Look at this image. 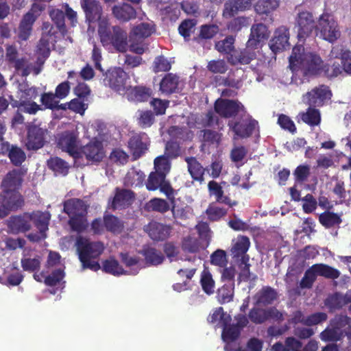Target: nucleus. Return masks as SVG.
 Masks as SVG:
<instances>
[{"mask_svg":"<svg viewBox=\"0 0 351 351\" xmlns=\"http://www.w3.org/2000/svg\"><path fill=\"white\" fill-rule=\"evenodd\" d=\"M289 68L293 73L291 82L300 86L322 73L323 61L318 55L305 52L302 46H296L289 57Z\"/></svg>","mask_w":351,"mask_h":351,"instance_id":"nucleus-1","label":"nucleus"},{"mask_svg":"<svg viewBox=\"0 0 351 351\" xmlns=\"http://www.w3.org/2000/svg\"><path fill=\"white\" fill-rule=\"evenodd\" d=\"M75 247L82 269H90L97 271L101 266L95 259L97 258L104 252V243L100 241H90L82 237L76 239Z\"/></svg>","mask_w":351,"mask_h":351,"instance_id":"nucleus-2","label":"nucleus"},{"mask_svg":"<svg viewBox=\"0 0 351 351\" xmlns=\"http://www.w3.org/2000/svg\"><path fill=\"white\" fill-rule=\"evenodd\" d=\"M317 36L333 43L341 36V32L337 21L329 13H323L317 19L316 26Z\"/></svg>","mask_w":351,"mask_h":351,"instance_id":"nucleus-3","label":"nucleus"},{"mask_svg":"<svg viewBox=\"0 0 351 351\" xmlns=\"http://www.w3.org/2000/svg\"><path fill=\"white\" fill-rule=\"evenodd\" d=\"M45 213V212L37 210L11 216L7 221L9 232L16 234L29 231L32 229V224L36 222L37 216L40 217V215H43Z\"/></svg>","mask_w":351,"mask_h":351,"instance_id":"nucleus-4","label":"nucleus"},{"mask_svg":"<svg viewBox=\"0 0 351 351\" xmlns=\"http://www.w3.org/2000/svg\"><path fill=\"white\" fill-rule=\"evenodd\" d=\"M104 75V85L119 94H124L131 88L129 75L120 67L110 68Z\"/></svg>","mask_w":351,"mask_h":351,"instance_id":"nucleus-5","label":"nucleus"},{"mask_svg":"<svg viewBox=\"0 0 351 351\" xmlns=\"http://www.w3.org/2000/svg\"><path fill=\"white\" fill-rule=\"evenodd\" d=\"M80 4L88 23L87 33L90 36L95 31L97 21L103 16L102 7L98 0H81Z\"/></svg>","mask_w":351,"mask_h":351,"instance_id":"nucleus-6","label":"nucleus"},{"mask_svg":"<svg viewBox=\"0 0 351 351\" xmlns=\"http://www.w3.org/2000/svg\"><path fill=\"white\" fill-rule=\"evenodd\" d=\"M146 188L148 191H156L158 189L174 203L176 191L171 187L169 181L166 180L165 175L158 172H152L146 182Z\"/></svg>","mask_w":351,"mask_h":351,"instance_id":"nucleus-7","label":"nucleus"},{"mask_svg":"<svg viewBox=\"0 0 351 351\" xmlns=\"http://www.w3.org/2000/svg\"><path fill=\"white\" fill-rule=\"evenodd\" d=\"M58 145L74 158L81 157L80 141L76 132L65 131L59 134Z\"/></svg>","mask_w":351,"mask_h":351,"instance_id":"nucleus-8","label":"nucleus"},{"mask_svg":"<svg viewBox=\"0 0 351 351\" xmlns=\"http://www.w3.org/2000/svg\"><path fill=\"white\" fill-rule=\"evenodd\" d=\"M249 319L255 324H261L272 319L276 321H282V313L276 307L261 308L256 306L250 309L248 313Z\"/></svg>","mask_w":351,"mask_h":351,"instance_id":"nucleus-9","label":"nucleus"},{"mask_svg":"<svg viewBox=\"0 0 351 351\" xmlns=\"http://www.w3.org/2000/svg\"><path fill=\"white\" fill-rule=\"evenodd\" d=\"M332 94L329 88L325 85H319L312 88L302 95V101L309 106H322L324 102L330 99Z\"/></svg>","mask_w":351,"mask_h":351,"instance_id":"nucleus-10","label":"nucleus"},{"mask_svg":"<svg viewBox=\"0 0 351 351\" xmlns=\"http://www.w3.org/2000/svg\"><path fill=\"white\" fill-rule=\"evenodd\" d=\"M44 32L36 47V60L40 64L43 66L45 60L50 54V43L49 36L55 33L53 31V27L48 23L43 24Z\"/></svg>","mask_w":351,"mask_h":351,"instance_id":"nucleus-11","label":"nucleus"},{"mask_svg":"<svg viewBox=\"0 0 351 351\" xmlns=\"http://www.w3.org/2000/svg\"><path fill=\"white\" fill-rule=\"evenodd\" d=\"M257 125L258 122L250 117L239 121L231 120L228 122L230 129L234 133V139L250 136Z\"/></svg>","mask_w":351,"mask_h":351,"instance_id":"nucleus-12","label":"nucleus"},{"mask_svg":"<svg viewBox=\"0 0 351 351\" xmlns=\"http://www.w3.org/2000/svg\"><path fill=\"white\" fill-rule=\"evenodd\" d=\"M298 37L300 39L308 37L313 29L316 30L317 24L312 13L308 11L300 12L296 17Z\"/></svg>","mask_w":351,"mask_h":351,"instance_id":"nucleus-13","label":"nucleus"},{"mask_svg":"<svg viewBox=\"0 0 351 351\" xmlns=\"http://www.w3.org/2000/svg\"><path fill=\"white\" fill-rule=\"evenodd\" d=\"M289 30L285 26L278 27L269 42L271 50L277 53L289 48Z\"/></svg>","mask_w":351,"mask_h":351,"instance_id":"nucleus-14","label":"nucleus"},{"mask_svg":"<svg viewBox=\"0 0 351 351\" xmlns=\"http://www.w3.org/2000/svg\"><path fill=\"white\" fill-rule=\"evenodd\" d=\"M243 108L239 101L234 100L218 99L215 104V110L220 116L228 118L238 113Z\"/></svg>","mask_w":351,"mask_h":351,"instance_id":"nucleus-15","label":"nucleus"},{"mask_svg":"<svg viewBox=\"0 0 351 351\" xmlns=\"http://www.w3.org/2000/svg\"><path fill=\"white\" fill-rule=\"evenodd\" d=\"M18 74L26 77L30 73L38 75L43 70V65L37 60L32 61L27 57L20 58L13 65Z\"/></svg>","mask_w":351,"mask_h":351,"instance_id":"nucleus-16","label":"nucleus"},{"mask_svg":"<svg viewBox=\"0 0 351 351\" xmlns=\"http://www.w3.org/2000/svg\"><path fill=\"white\" fill-rule=\"evenodd\" d=\"M47 130L37 125H31L28 128L26 147L29 150H37L43 147Z\"/></svg>","mask_w":351,"mask_h":351,"instance_id":"nucleus-17","label":"nucleus"},{"mask_svg":"<svg viewBox=\"0 0 351 351\" xmlns=\"http://www.w3.org/2000/svg\"><path fill=\"white\" fill-rule=\"evenodd\" d=\"M106 45H111L116 51L124 53L128 49V34L119 26H113L112 32L109 36Z\"/></svg>","mask_w":351,"mask_h":351,"instance_id":"nucleus-18","label":"nucleus"},{"mask_svg":"<svg viewBox=\"0 0 351 351\" xmlns=\"http://www.w3.org/2000/svg\"><path fill=\"white\" fill-rule=\"evenodd\" d=\"M36 7V5H34L32 10L26 13L21 21L16 32L19 41H26L29 38L32 31V25L37 17L33 13V10Z\"/></svg>","mask_w":351,"mask_h":351,"instance_id":"nucleus-19","label":"nucleus"},{"mask_svg":"<svg viewBox=\"0 0 351 351\" xmlns=\"http://www.w3.org/2000/svg\"><path fill=\"white\" fill-rule=\"evenodd\" d=\"M23 199L16 191H3L0 195V204L9 212L15 211L23 205Z\"/></svg>","mask_w":351,"mask_h":351,"instance_id":"nucleus-20","label":"nucleus"},{"mask_svg":"<svg viewBox=\"0 0 351 351\" xmlns=\"http://www.w3.org/2000/svg\"><path fill=\"white\" fill-rule=\"evenodd\" d=\"M251 5V0H228L223 5L222 16L225 19H230L239 12L248 10Z\"/></svg>","mask_w":351,"mask_h":351,"instance_id":"nucleus-21","label":"nucleus"},{"mask_svg":"<svg viewBox=\"0 0 351 351\" xmlns=\"http://www.w3.org/2000/svg\"><path fill=\"white\" fill-rule=\"evenodd\" d=\"M51 215L48 212H45L43 215L37 216V221L34 226L38 230L36 232H32L27 235V238L31 242H39L47 237V231L49 229V223Z\"/></svg>","mask_w":351,"mask_h":351,"instance_id":"nucleus-22","label":"nucleus"},{"mask_svg":"<svg viewBox=\"0 0 351 351\" xmlns=\"http://www.w3.org/2000/svg\"><path fill=\"white\" fill-rule=\"evenodd\" d=\"M144 230L148 233L150 238L154 241H163L168 238L171 231L170 226L152 221L144 226Z\"/></svg>","mask_w":351,"mask_h":351,"instance_id":"nucleus-23","label":"nucleus"},{"mask_svg":"<svg viewBox=\"0 0 351 351\" xmlns=\"http://www.w3.org/2000/svg\"><path fill=\"white\" fill-rule=\"evenodd\" d=\"M269 37V32L265 25L257 23L251 27V32L247 42V47L257 49L260 44Z\"/></svg>","mask_w":351,"mask_h":351,"instance_id":"nucleus-24","label":"nucleus"},{"mask_svg":"<svg viewBox=\"0 0 351 351\" xmlns=\"http://www.w3.org/2000/svg\"><path fill=\"white\" fill-rule=\"evenodd\" d=\"M278 298L277 291L272 287L265 286L262 287L253 297L254 305L265 306L274 303Z\"/></svg>","mask_w":351,"mask_h":351,"instance_id":"nucleus-25","label":"nucleus"},{"mask_svg":"<svg viewBox=\"0 0 351 351\" xmlns=\"http://www.w3.org/2000/svg\"><path fill=\"white\" fill-rule=\"evenodd\" d=\"M254 48L247 47L243 49H235L230 56H228V61L232 65L247 64L256 58V53L253 51Z\"/></svg>","mask_w":351,"mask_h":351,"instance_id":"nucleus-26","label":"nucleus"},{"mask_svg":"<svg viewBox=\"0 0 351 351\" xmlns=\"http://www.w3.org/2000/svg\"><path fill=\"white\" fill-rule=\"evenodd\" d=\"M24 173L19 169H14L7 173L2 181L3 191H16L23 182Z\"/></svg>","mask_w":351,"mask_h":351,"instance_id":"nucleus-27","label":"nucleus"},{"mask_svg":"<svg viewBox=\"0 0 351 351\" xmlns=\"http://www.w3.org/2000/svg\"><path fill=\"white\" fill-rule=\"evenodd\" d=\"M63 210L69 217L86 215L87 206L82 199L73 198L64 202Z\"/></svg>","mask_w":351,"mask_h":351,"instance_id":"nucleus-28","label":"nucleus"},{"mask_svg":"<svg viewBox=\"0 0 351 351\" xmlns=\"http://www.w3.org/2000/svg\"><path fill=\"white\" fill-rule=\"evenodd\" d=\"M82 154L88 160L99 162L104 156L102 143L99 141L90 142L82 148Z\"/></svg>","mask_w":351,"mask_h":351,"instance_id":"nucleus-29","label":"nucleus"},{"mask_svg":"<svg viewBox=\"0 0 351 351\" xmlns=\"http://www.w3.org/2000/svg\"><path fill=\"white\" fill-rule=\"evenodd\" d=\"M155 31V25L153 21L141 23L132 28L130 39H136L139 41L150 36Z\"/></svg>","mask_w":351,"mask_h":351,"instance_id":"nucleus-30","label":"nucleus"},{"mask_svg":"<svg viewBox=\"0 0 351 351\" xmlns=\"http://www.w3.org/2000/svg\"><path fill=\"white\" fill-rule=\"evenodd\" d=\"M330 56L331 58H340L343 71L351 75V51L343 48L342 45H337L332 48Z\"/></svg>","mask_w":351,"mask_h":351,"instance_id":"nucleus-31","label":"nucleus"},{"mask_svg":"<svg viewBox=\"0 0 351 351\" xmlns=\"http://www.w3.org/2000/svg\"><path fill=\"white\" fill-rule=\"evenodd\" d=\"M221 184H226V182H223L219 184L214 180L210 181L208 184L210 195L215 196L216 201L219 203L225 204L230 206L237 205V202L236 201L232 202L228 196L223 195Z\"/></svg>","mask_w":351,"mask_h":351,"instance_id":"nucleus-32","label":"nucleus"},{"mask_svg":"<svg viewBox=\"0 0 351 351\" xmlns=\"http://www.w3.org/2000/svg\"><path fill=\"white\" fill-rule=\"evenodd\" d=\"M144 140H145V134H135L130 138L128 146L134 159L140 158L147 149V143Z\"/></svg>","mask_w":351,"mask_h":351,"instance_id":"nucleus-33","label":"nucleus"},{"mask_svg":"<svg viewBox=\"0 0 351 351\" xmlns=\"http://www.w3.org/2000/svg\"><path fill=\"white\" fill-rule=\"evenodd\" d=\"M201 263L202 260L199 257L195 256L187 258L184 262L183 268L180 269L177 273L180 276H185L187 280H191Z\"/></svg>","mask_w":351,"mask_h":351,"instance_id":"nucleus-34","label":"nucleus"},{"mask_svg":"<svg viewBox=\"0 0 351 351\" xmlns=\"http://www.w3.org/2000/svg\"><path fill=\"white\" fill-rule=\"evenodd\" d=\"M112 13L115 18L122 21H128L134 19L136 15L134 8L128 3L114 5Z\"/></svg>","mask_w":351,"mask_h":351,"instance_id":"nucleus-35","label":"nucleus"},{"mask_svg":"<svg viewBox=\"0 0 351 351\" xmlns=\"http://www.w3.org/2000/svg\"><path fill=\"white\" fill-rule=\"evenodd\" d=\"M132 198L133 193L131 191L117 189L112 199V207L117 209L128 206L131 204Z\"/></svg>","mask_w":351,"mask_h":351,"instance_id":"nucleus-36","label":"nucleus"},{"mask_svg":"<svg viewBox=\"0 0 351 351\" xmlns=\"http://www.w3.org/2000/svg\"><path fill=\"white\" fill-rule=\"evenodd\" d=\"M178 76L173 73H168L160 83V90L165 95L171 94L178 90Z\"/></svg>","mask_w":351,"mask_h":351,"instance_id":"nucleus-37","label":"nucleus"},{"mask_svg":"<svg viewBox=\"0 0 351 351\" xmlns=\"http://www.w3.org/2000/svg\"><path fill=\"white\" fill-rule=\"evenodd\" d=\"M185 161L192 178L202 183L204 180V175L206 169L194 157H186Z\"/></svg>","mask_w":351,"mask_h":351,"instance_id":"nucleus-38","label":"nucleus"},{"mask_svg":"<svg viewBox=\"0 0 351 351\" xmlns=\"http://www.w3.org/2000/svg\"><path fill=\"white\" fill-rule=\"evenodd\" d=\"M249 256H243L239 260V267L241 270L239 276V282L241 281H255L257 276L254 274H251L250 271V264L249 263Z\"/></svg>","mask_w":351,"mask_h":351,"instance_id":"nucleus-39","label":"nucleus"},{"mask_svg":"<svg viewBox=\"0 0 351 351\" xmlns=\"http://www.w3.org/2000/svg\"><path fill=\"white\" fill-rule=\"evenodd\" d=\"M145 209L148 212L164 213L170 209V205L164 199L154 197L145 204Z\"/></svg>","mask_w":351,"mask_h":351,"instance_id":"nucleus-40","label":"nucleus"},{"mask_svg":"<svg viewBox=\"0 0 351 351\" xmlns=\"http://www.w3.org/2000/svg\"><path fill=\"white\" fill-rule=\"evenodd\" d=\"M279 0H259L254 5L258 14H268L279 6Z\"/></svg>","mask_w":351,"mask_h":351,"instance_id":"nucleus-41","label":"nucleus"},{"mask_svg":"<svg viewBox=\"0 0 351 351\" xmlns=\"http://www.w3.org/2000/svg\"><path fill=\"white\" fill-rule=\"evenodd\" d=\"M250 246L249 239L246 237H239L233 245L231 252L234 257H241L247 256L246 252Z\"/></svg>","mask_w":351,"mask_h":351,"instance_id":"nucleus-42","label":"nucleus"},{"mask_svg":"<svg viewBox=\"0 0 351 351\" xmlns=\"http://www.w3.org/2000/svg\"><path fill=\"white\" fill-rule=\"evenodd\" d=\"M120 258L123 263H124L126 267H132L130 271H125L127 273L125 274L129 275H136L138 273L141 267L138 265L139 258L136 256H132L127 252H121L120 254Z\"/></svg>","mask_w":351,"mask_h":351,"instance_id":"nucleus-43","label":"nucleus"},{"mask_svg":"<svg viewBox=\"0 0 351 351\" xmlns=\"http://www.w3.org/2000/svg\"><path fill=\"white\" fill-rule=\"evenodd\" d=\"M102 269L114 276L125 274L127 272L119 265V262L113 258H110L102 263Z\"/></svg>","mask_w":351,"mask_h":351,"instance_id":"nucleus-44","label":"nucleus"},{"mask_svg":"<svg viewBox=\"0 0 351 351\" xmlns=\"http://www.w3.org/2000/svg\"><path fill=\"white\" fill-rule=\"evenodd\" d=\"M97 23H98V34L100 41L104 46H106V43L110 40L109 36L112 34V30H110L108 20L105 16H102Z\"/></svg>","mask_w":351,"mask_h":351,"instance_id":"nucleus-45","label":"nucleus"},{"mask_svg":"<svg viewBox=\"0 0 351 351\" xmlns=\"http://www.w3.org/2000/svg\"><path fill=\"white\" fill-rule=\"evenodd\" d=\"M309 106L306 112L300 113L302 120L311 126L318 125L321 121L320 112L317 109Z\"/></svg>","mask_w":351,"mask_h":351,"instance_id":"nucleus-46","label":"nucleus"},{"mask_svg":"<svg viewBox=\"0 0 351 351\" xmlns=\"http://www.w3.org/2000/svg\"><path fill=\"white\" fill-rule=\"evenodd\" d=\"M317 276H322L328 278L336 279L340 276L339 270L324 264H315L313 265Z\"/></svg>","mask_w":351,"mask_h":351,"instance_id":"nucleus-47","label":"nucleus"},{"mask_svg":"<svg viewBox=\"0 0 351 351\" xmlns=\"http://www.w3.org/2000/svg\"><path fill=\"white\" fill-rule=\"evenodd\" d=\"M48 167L56 173L66 175L69 170V165L58 157L51 158L47 160Z\"/></svg>","mask_w":351,"mask_h":351,"instance_id":"nucleus-48","label":"nucleus"},{"mask_svg":"<svg viewBox=\"0 0 351 351\" xmlns=\"http://www.w3.org/2000/svg\"><path fill=\"white\" fill-rule=\"evenodd\" d=\"M319 220L327 228L339 225L341 222V215L330 211L322 213L319 217Z\"/></svg>","mask_w":351,"mask_h":351,"instance_id":"nucleus-49","label":"nucleus"},{"mask_svg":"<svg viewBox=\"0 0 351 351\" xmlns=\"http://www.w3.org/2000/svg\"><path fill=\"white\" fill-rule=\"evenodd\" d=\"M200 283L203 291L208 295L215 292V281L210 271L205 268L201 274Z\"/></svg>","mask_w":351,"mask_h":351,"instance_id":"nucleus-50","label":"nucleus"},{"mask_svg":"<svg viewBox=\"0 0 351 351\" xmlns=\"http://www.w3.org/2000/svg\"><path fill=\"white\" fill-rule=\"evenodd\" d=\"M19 90L22 93L21 99H34L38 95V88L35 86H30L26 79L19 84Z\"/></svg>","mask_w":351,"mask_h":351,"instance_id":"nucleus-51","label":"nucleus"},{"mask_svg":"<svg viewBox=\"0 0 351 351\" xmlns=\"http://www.w3.org/2000/svg\"><path fill=\"white\" fill-rule=\"evenodd\" d=\"M130 93L128 95L129 99L136 101H146L151 95L149 88L143 86H135L130 88Z\"/></svg>","mask_w":351,"mask_h":351,"instance_id":"nucleus-52","label":"nucleus"},{"mask_svg":"<svg viewBox=\"0 0 351 351\" xmlns=\"http://www.w3.org/2000/svg\"><path fill=\"white\" fill-rule=\"evenodd\" d=\"M49 16L56 25L57 29L64 35L66 33L65 14L64 12L59 9H52L49 12Z\"/></svg>","mask_w":351,"mask_h":351,"instance_id":"nucleus-53","label":"nucleus"},{"mask_svg":"<svg viewBox=\"0 0 351 351\" xmlns=\"http://www.w3.org/2000/svg\"><path fill=\"white\" fill-rule=\"evenodd\" d=\"M325 305L331 311L342 308L346 305L345 295L336 293L329 295L325 300Z\"/></svg>","mask_w":351,"mask_h":351,"instance_id":"nucleus-54","label":"nucleus"},{"mask_svg":"<svg viewBox=\"0 0 351 351\" xmlns=\"http://www.w3.org/2000/svg\"><path fill=\"white\" fill-rule=\"evenodd\" d=\"M234 41L235 39L233 36H228L225 39L217 42L215 44V49L219 52L228 54V56H230V54L235 51L234 46Z\"/></svg>","mask_w":351,"mask_h":351,"instance_id":"nucleus-55","label":"nucleus"},{"mask_svg":"<svg viewBox=\"0 0 351 351\" xmlns=\"http://www.w3.org/2000/svg\"><path fill=\"white\" fill-rule=\"evenodd\" d=\"M143 255L146 262L152 265L161 264L165 258L162 253L154 248H148L144 250Z\"/></svg>","mask_w":351,"mask_h":351,"instance_id":"nucleus-56","label":"nucleus"},{"mask_svg":"<svg viewBox=\"0 0 351 351\" xmlns=\"http://www.w3.org/2000/svg\"><path fill=\"white\" fill-rule=\"evenodd\" d=\"M8 156L15 166L21 165L26 158L25 153L21 148L13 145L8 149Z\"/></svg>","mask_w":351,"mask_h":351,"instance_id":"nucleus-57","label":"nucleus"},{"mask_svg":"<svg viewBox=\"0 0 351 351\" xmlns=\"http://www.w3.org/2000/svg\"><path fill=\"white\" fill-rule=\"evenodd\" d=\"M241 330L238 326L229 324L223 328L221 337L225 342L234 341L239 337Z\"/></svg>","mask_w":351,"mask_h":351,"instance_id":"nucleus-58","label":"nucleus"},{"mask_svg":"<svg viewBox=\"0 0 351 351\" xmlns=\"http://www.w3.org/2000/svg\"><path fill=\"white\" fill-rule=\"evenodd\" d=\"M343 332L330 324L320 334V338L325 341H337L343 337Z\"/></svg>","mask_w":351,"mask_h":351,"instance_id":"nucleus-59","label":"nucleus"},{"mask_svg":"<svg viewBox=\"0 0 351 351\" xmlns=\"http://www.w3.org/2000/svg\"><path fill=\"white\" fill-rule=\"evenodd\" d=\"M68 223L72 230L77 232H82L87 227V221L85 215L69 217Z\"/></svg>","mask_w":351,"mask_h":351,"instance_id":"nucleus-60","label":"nucleus"},{"mask_svg":"<svg viewBox=\"0 0 351 351\" xmlns=\"http://www.w3.org/2000/svg\"><path fill=\"white\" fill-rule=\"evenodd\" d=\"M330 325L332 327H335L338 330H341L343 332V335L345 331V328L347 326H350L351 318L348 317L347 315H337L333 319H332L330 322Z\"/></svg>","mask_w":351,"mask_h":351,"instance_id":"nucleus-61","label":"nucleus"},{"mask_svg":"<svg viewBox=\"0 0 351 351\" xmlns=\"http://www.w3.org/2000/svg\"><path fill=\"white\" fill-rule=\"evenodd\" d=\"M105 228L107 230L119 232L122 229V223L119 219L114 215H107L104 217Z\"/></svg>","mask_w":351,"mask_h":351,"instance_id":"nucleus-62","label":"nucleus"},{"mask_svg":"<svg viewBox=\"0 0 351 351\" xmlns=\"http://www.w3.org/2000/svg\"><path fill=\"white\" fill-rule=\"evenodd\" d=\"M154 168L156 169L155 172H158L166 176L170 171L171 168V163L169 158L166 156H160L157 157L154 160Z\"/></svg>","mask_w":351,"mask_h":351,"instance_id":"nucleus-63","label":"nucleus"},{"mask_svg":"<svg viewBox=\"0 0 351 351\" xmlns=\"http://www.w3.org/2000/svg\"><path fill=\"white\" fill-rule=\"evenodd\" d=\"M317 278V274L313 269V266L308 268L304 273L303 278L300 282V287L302 289H310L312 287Z\"/></svg>","mask_w":351,"mask_h":351,"instance_id":"nucleus-64","label":"nucleus"}]
</instances>
